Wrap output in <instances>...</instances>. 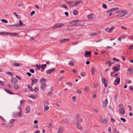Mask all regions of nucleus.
Masks as SVG:
<instances>
[{"label":"nucleus","instance_id":"obj_3","mask_svg":"<svg viewBox=\"0 0 133 133\" xmlns=\"http://www.w3.org/2000/svg\"><path fill=\"white\" fill-rule=\"evenodd\" d=\"M80 115L79 114H78L76 115V123H79L80 121Z\"/></svg>","mask_w":133,"mask_h":133},{"label":"nucleus","instance_id":"obj_43","mask_svg":"<svg viewBox=\"0 0 133 133\" xmlns=\"http://www.w3.org/2000/svg\"><path fill=\"white\" fill-rule=\"evenodd\" d=\"M61 7H63L65 9H68V8L67 6H66V5L65 4H63L61 5Z\"/></svg>","mask_w":133,"mask_h":133},{"label":"nucleus","instance_id":"obj_33","mask_svg":"<svg viewBox=\"0 0 133 133\" xmlns=\"http://www.w3.org/2000/svg\"><path fill=\"white\" fill-rule=\"evenodd\" d=\"M31 80L33 83H36L37 82V79L35 78L34 79H31Z\"/></svg>","mask_w":133,"mask_h":133},{"label":"nucleus","instance_id":"obj_18","mask_svg":"<svg viewBox=\"0 0 133 133\" xmlns=\"http://www.w3.org/2000/svg\"><path fill=\"white\" fill-rule=\"evenodd\" d=\"M91 72L92 75L94 74L95 72V69L94 67H92L91 68Z\"/></svg>","mask_w":133,"mask_h":133},{"label":"nucleus","instance_id":"obj_54","mask_svg":"<svg viewBox=\"0 0 133 133\" xmlns=\"http://www.w3.org/2000/svg\"><path fill=\"white\" fill-rule=\"evenodd\" d=\"M102 7L104 8L105 9H106L107 8V6L106 5L104 4H103Z\"/></svg>","mask_w":133,"mask_h":133},{"label":"nucleus","instance_id":"obj_15","mask_svg":"<svg viewBox=\"0 0 133 133\" xmlns=\"http://www.w3.org/2000/svg\"><path fill=\"white\" fill-rule=\"evenodd\" d=\"M28 97L33 99H35L37 98V95H29Z\"/></svg>","mask_w":133,"mask_h":133},{"label":"nucleus","instance_id":"obj_20","mask_svg":"<svg viewBox=\"0 0 133 133\" xmlns=\"http://www.w3.org/2000/svg\"><path fill=\"white\" fill-rule=\"evenodd\" d=\"M26 113H29L30 111V108L29 106H27L26 108Z\"/></svg>","mask_w":133,"mask_h":133},{"label":"nucleus","instance_id":"obj_2","mask_svg":"<svg viewBox=\"0 0 133 133\" xmlns=\"http://www.w3.org/2000/svg\"><path fill=\"white\" fill-rule=\"evenodd\" d=\"M115 28V27L114 26H112L110 28H107L105 30L106 31H108L109 32H111L113 31Z\"/></svg>","mask_w":133,"mask_h":133},{"label":"nucleus","instance_id":"obj_9","mask_svg":"<svg viewBox=\"0 0 133 133\" xmlns=\"http://www.w3.org/2000/svg\"><path fill=\"white\" fill-rule=\"evenodd\" d=\"M107 103L108 101L107 99L103 101V107L105 108L106 107Z\"/></svg>","mask_w":133,"mask_h":133},{"label":"nucleus","instance_id":"obj_62","mask_svg":"<svg viewBox=\"0 0 133 133\" xmlns=\"http://www.w3.org/2000/svg\"><path fill=\"white\" fill-rule=\"evenodd\" d=\"M18 116V113L17 112L14 114V118L17 117Z\"/></svg>","mask_w":133,"mask_h":133},{"label":"nucleus","instance_id":"obj_32","mask_svg":"<svg viewBox=\"0 0 133 133\" xmlns=\"http://www.w3.org/2000/svg\"><path fill=\"white\" fill-rule=\"evenodd\" d=\"M63 129L62 128H60L58 130V132L59 133H61L63 131Z\"/></svg>","mask_w":133,"mask_h":133},{"label":"nucleus","instance_id":"obj_4","mask_svg":"<svg viewBox=\"0 0 133 133\" xmlns=\"http://www.w3.org/2000/svg\"><path fill=\"white\" fill-rule=\"evenodd\" d=\"M120 79L119 77H117L116 79L114 82V84L116 85L119 84L120 82Z\"/></svg>","mask_w":133,"mask_h":133},{"label":"nucleus","instance_id":"obj_30","mask_svg":"<svg viewBox=\"0 0 133 133\" xmlns=\"http://www.w3.org/2000/svg\"><path fill=\"white\" fill-rule=\"evenodd\" d=\"M14 14L16 16L17 18L19 19L20 18L21 16L17 14L15 12H14Z\"/></svg>","mask_w":133,"mask_h":133},{"label":"nucleus","instance_id":"obj_44","mask_svg":"<svg viewBox=\"0 0 133 133\" xmlns=\"http://www.w3.org/2000/svg\"><path fill=\"white\" fill-rule=\"evenodd\" d=\"M125 82L127 83L130 84L131 83V81L128 79H127L125 80Z\"/></svg>","mask_w":133,"mask_h":133},{"label":"nucleus","instance_id":"obj_29","mask_svg":"<svg viewBox=\"0 0 133 133\" xmlns=\"http://www.w3.org/2000/svg\"><path fill=\"white\" fill-rule=\"evenodd\" d=\"M47 65L46 64H43L42 65L41 68L42 69H45Z\"/></svg>","mask_w":133,"mask_h":133},{"label":"nucleus","instance_id":"obj_25","mask_svg":"<svg viewBox=\"0 0 133 133\" xmlns=\"http://www.w3.org/2000/svg\"><path fill=\"white\" fill-rule=\"evenodd\" d=\"M9 32H0V35H9Z\"/></svg>","mask_w":133,"mask_h":133},{"label":"nucleus","instance_id":"obj_36","mask_svg":"<svg viewBox=\"0 0 133 133\" xmlns=\"http://www.w3.org/2000/svg\"><path fill=\"white\" fill-rule=\"evenodd\" d=\"M93 15L92 14H90L88 16V18L89 19H91L92 18Z\"/></svg>","mask_w":133,"mask_h":133},{"label":"nucleus","instance_id":"obj_56","mask_svg":"<svg viewBox=\"0 0 133 133\" xmlns=\"http://www.w3.org/2000/svg\"><path fill=\"white\" fill-rule=\"evenodd\" d=\"M58 24H59V27H61L63 26H64L65 25L64 24H63V23H58Z\"/></svg>","mask_w":133,"mask_h":133},{"label":"nucleus","instance_id":"obj_49","mask_svg":"<svg viewBox=\"0 0 133 133\" xmlns=\"http://www.w3.org/2000/svg\"><path fill=\"white\" fill-rule=\"evenodd\" d=\"M5 82H4L0 80V85H4L5 84Z\"/></svg>","mask_w":133,"mask_h":133},{"label":"nucleus","instance_id":"obj_41","mask_svg":"<svg viewBox=\"0 0 133 133\" xmlns=\"http://www.w3.org/2000/svg\"><path fill=\"white\" fill-rule=\"evenodd\" d=\"M97 34V33L95 32V33H90L89 34V35L91 36H96Z\"/></svg>","mask_w":133,"mask_h":133},{"label":"nucleus","instance_id":"obj_10","mask_svg":"<svg viewBox=\"0 0 133 133\" xmlns=\"http://www.w3.org/2000/svg\"><path fill=\"white\" fill-rule=\"evenodd\" d=\"M46 86V83L44 84H42L40 86V88L42 89L43 91H44L45 90V88H46L45 87Z\"/></svg>","mask_w":133,"mask_h":133},{"label":"nucleus","instance_id":"obj_22","mask_svg":"<svg viewBox=\"0 0 133 133\" xmlns=\"http://www.w3.org/2000/svg\"><path fill=\"white\" fill-rule=\"evenodd\" d=\"M9 26H12L14 27H19V25L18 24H15L11 25H9Z\"/></svg>","mask_w":133,"mask_h":133},{"label":"nucleus","instance_id":"obj_57","mask_svg":"<svg viewBox=\"0 0 133 133\" xmlns=\"http://www.w3.org/2000/svg\"><path fill=\"white\" fill-rule=\"evenodd\" d=\"M114 133H119L117 131V129L115 128H114L113 129Z\"/></svg>","mask_w":133,"mask_h":133},{"label":"nucleus","instance_id":"obj_28","mask_svg":"<svg viewBox=\"0 0 133 133\" xmlns=\"http://www.w3.org/2000/svg\"><path fill=\"white\" fill-rule=\"evenodd\" d=\"M19 23L18 24L19 25V26L21 25H23V26H25V25L24 24H23V23H22V21L21 20H19Z\"/></svg>","mask_w":133,"mask_h":133},{"label":"nucleus","instance_id":"obj_1","mask_svg":"<svg viewBox=\"0 0 133 133\" xmlns=\"http://www.w3.org/2000/svg\"><path fill=\"white\" fill-rule=\"evenodd\" d=\"M78 20H74L72 22H70L69 24V26H74L76 25V24H77V23L79 22Z\"/></svg>","mask_w":133,"mask_h":133},{"label":"nucleus","instance_id":"obj_34","mask_svg":"<svg viewBox=\"0 0 133 133\" xmlns=\"http://www.w3.org/2000/svg\"><path fill=\"white\" fill-rule=\"evenodd\" d=\"M80 2L79 1H76V2L74 4V6H77L78 4L80 3Z\"/></svg>","mask_w":133,"mask_h":133},{"label":"nucleus","instance_id":"obj_52","mask_svg":"<svg viewBox=\"0 0 133 133\" xmlns=\"http://www.w3.org/2000/svg\"><path fill=\"white\" fill-rule=\"evenodd\" d=\"M44 111L45 110H48L49 109V107L47 105H45L44 106Z\"/></svg>","mask_w":133,"mask_h":133},{"label":"nucleus","instance_id":"obj_8","mask_svg":"<svg viewBox=\"0 0 133 133\" xmlns=\"http://www.w3.org/2000/svg\"><path fill=\"white\" fill-rule=\"evenodd\" d=\"M119 112L122 115H123L125 113V110L123 108H121L119 109Z\"/></svg>","mask_w":133,"mask_h":133},{"label":"nucleus","instance_id":"obj_51","mask_svg":"<svg viewBox=\"0 0 133 133\" xmlns=\"http://www.w3.org/2000/svg\"><path fill=\"white\" fill-rule=\"evenodd\" d=\"M2 22L5 23H7L8 22V21L5 19H2L1 20Z\"/></svg>","mask_w":133,"mask_h":133},{"label":"nucleus","instance_id":"obj_55","mask_svg":"<svg viewBox=\"0 0 133 133\" xmlns=\"http://www.w3.org/2000/svg\"><path fill=\"white\" fill-rule=\"evenodd\" d=\"M128 70L130 71L131 72H132V73H133V69L131 68H129L128 69Z\"/></svg>","mask_w":133,"mask_h":133},{"label":"nucleus","instance_id":"obj_17","mask_svg":"<svg viewBox=\"0 0 133 133\" xmlns=\"http://www.w3.org/2000/svg\"><path fill=\"white\" fill-rule=\"evenodd\" d=\"M4 90L8 93L10 94H13L14 95V93L12 92H11L9 90H8L6 89H4Z\"/></svg>","mask_w":133,"mask_h":133},{"label":"nucleus","instance_id":"obj_35","mask_svg":"<svg viewBox=\"0 0 133 133\" xmlns=\"http://www.w3.org/2000/svg\"><path fill=\"white\" fill-rule=\"evenodd\" d=\"M76 126L78 128L79 130H81L82 129L81 127L80 126L79 123H76Z\"/></svg>","mask_w":133,"mask_h":133},{"label":"nucleus","instance_id":"obj_58","mask_svg":"<svg viewBox=\"0 0 133 133\" xmlns=\"http://www.w3.org/2000/svg\"><path fill=\"white\" fill-rule=\"evenodd\" d=\"M118 97V94H115V96L114 97V98L116 100L117 99Z\"/></svg>","mask_w":133,"mask_h":133},{"label":"nucleus","instance_id":"obj_26","mask_svg":"<svg viewBox=\"0 0 133 133\" xmlns=\"http://www.w3.org/2000/svg\"><path fill=\"white\" fill-rule=\"evenodd\" d=\"M28 87L30 91H34V90L33 89L32 87L30 84H28Z\"/></svg>","mask_w":133,"mask_h":133},{"label":"nucleus","instance_id":"obj_42","mask_svg":"<svg viewBox=\"0 0 133 133\" xmlns=\"http://www.w3.org/2000/svg\"><path fill=\"white\" fill-rule=\"evenodd\" d=\"M78 13V11L76 10H75L73 11V14L75 15H77Z\"/></svg>","mask_w":133,"mask_h":133},{"label":"nucleus","instance_id":"obj_59","mask_svg":"<svg viewBox=\"0 0 133 133\" xmlns=\"http://www.w3.org/2000/svg\"><path fill=\"white\" fill-rule=\"evenodd\" d=\"M48 127L49 129H50L51 128V123H49L48 124Z\"/></svg>","mask_w":133,"mask_h":133},{"label":"nucleus","instance_id":"obj_19","mask_svg":"<svg viewBox=\"0 0 133 133\" xmlns=\"http://www.w3.org/2000/svg\"><path fill=\"white\" fill-rule=\"evenodd\" d=\"M68 117H66L65 116L64 117V120H63L61 122V123H62L63 122H66L67 121H68V122H69V121L68 119Z\"/></svg>","mask_w":133,"mask_h":133},{"label":"nucleus","instance_id":"obj_16","mask_svg":"<svg viewBox=\"0 0 133 133\" xmlns=\"http://www.w3.org/2000/svg\"><path fill=\"white\" fill-rule=\"evenodd\" d=\"M67 4L69 5L71 7H73L74 6V5L72 4L73 2L71 1H69L66 2Z\"/></svg>","mask_w":133,"mask_h":133},{"label":"nucleus","instance_id":"obj_50","mask_svg":"<svg viewBox=\"0 0 133 133\" xmlns=\"http://www.w3.org/2000/svg\"><path fill=\"white\" fill-rule=\"evenodd\" d=\"M18 115L19 117H21L22 116V112L21 111H20L19 113H18Z\"/></svg>","mask_w":133,"mask_h":133},{"label":"nucleus","instance_id":"obj_61","mask_svg":"<svg viewBox=\"0 0 133 133\" xmlns=\"http://www.w3.org/2000/svg\"><path fill=\"white\" fill-rule=\"evenodd\" d=\"M35 12L34 11H32L30 13V15L32 16L35 13Z\"/></svg>","mask_w":133,"mask_h":133},{"label":"nucleus","instance_id":"obj_13","mask_svg":"<svg viewBox=\"0 0 133 133\" xmlns=\"http://www.w3.org/2000/svg\"><path fill=\"white\" fill-rule=\"evenodd\" d=\"M100 120L101 123L104 124H106L108 121L107 119L102 118H101Z\"/></svg>","mask_w":133,"mask_h":133},{"label":"nucleus","instance_id":"obj_7","mask_svg":"<svg viewBox=\"0 0 133 133\" xmlns=\"http://www.w3.org/2000/svg\"><path fill=\"white\" fill-rule=\"evenodd\" d=\"M116 13H122V14H123V16H125V15L128 14L127 11L125 10L123 11H119L118 10L117 12H116Z\"/></svg>","mask_w":133,"mask_h":133},{"label":"nucleus","instance_id":"obj_53","mask_svg":"<svg viewBox=\"0 0 133 133\" xmlns=\"http://www.w3.org/2000/svg\"><path fill=\"white\" fill-rule=\"evenodd\" d=\"M33 90L35 92H37L39 90L38 88L37 87H35Z\"/></svg>","mask_w":133,"mask_h":133},{"label":"nucleus","instance_id":"obj_63","mask_svg":"<svg viewBox=\"0 0 133 133\" xmlns=\"http://www.w3.org/2000/svg\"><path fill=\"white\" fill-rule=\"evenodd\" d=\"M129 49H133V45H130L129 47Z\"/></svg>","mask_w":133,"mask_h":133},{"label":"nucleus","instance_id":"obj_60","mask_svg":"<svg viewBox=\"0 0 133 133\" xmlns=\"http://www.w3.org/2000/svg\"><path fill=\"white\" fill-rule=\"evenodd\" d=\"M121 119L122 120L123 122H125L126 121V120L124 118H121Z\"/></svg>","mask_w":133,"mask_h":133},{"label":"nucleus","instance_id":"obj_24","mask_svg":"<svg viewBox=\"0 0 133 133\" xmlns=\"http://www.w3.org/2000/svg\"><path fill=\"white\" fill-rule=\"evenodd\" d=\"M14 88L16 90H18L19 88V87L16 84H15L14 86Z\"/></svg>","mask_w":133,"mask_h":133},{"label":"nucleus","instance_id":"obj_47","mask_svg":"<svg viewBox=\"0 0 133 133\" xmlns=\"http://www.w3.org/2000/svg\"><path fill=\"white\" fill-rule=\"evenodd\" d=\"M36 67L39 70H40V68H41V65H36Z\"/></svg>","mask_w":133,"mask_h":133},{"label":"nucleus","instance_id":"obj_40","mask_svg":"<svg viewBox=\"0 0 133 133\" xmlns=\"http://www.w3.org/2000/svg\"><path fill=\"white\" fill-rule=\"evenodd\" d=\"M102 82H103L104 84L105 83H107V81L104 78H102Z\"/></svg>","mask_w":133,"mask_h":133},{"label":"nucleus","instance_id":"obj_23","mask_svg":"<svg viewBox=\"0 0 133 133\" xmlns=\"http://www.w3.org/2000/svg\"><path fill=\"white\" fill-rule=\"evenodd\" d=\"M113 70L115 72L117 71L118 70V68L116 66L114 67L113 68Z\"/></svg>","mask_w":133,"mask_h":133},{"label":"nucleus","instance_id":"obj_5","mask_svg":"<svg viewBox=\"0 0 133 133\" xmlns=\"http://www.w3.org/2000/svg\"><path fill=\"white\" fill-rule=\"evenodd\" d=\"M18 81L17 79L15 78H11V82L13 84H16L18 82Z\"/></svg>","mask_w":133,"mask_h":133},{"label":"nucleus","instance_id":"obj_64","mask_svg":"<svg viewBox=\"0 0 133 133\" xmlns=\"http://www.w3.org/2000/svg\"><path fill=\"white\" fill-rule=\"evenodd\" d=\"M130 89V90H132V91L133 92V87L132 86H130L129 87Z\"/></svg>","mask_w":133,"mask_h":133},{"label":"nucleus","instance_id":"obj_6","mask_svg":"<svg viewBox=\"0 0 133 133\" xmlns=\"http://www.w3.org/2000/svg\"><path fill=\"white\" fill-rule=\"evenodd\" d=\"M91 55V52L90 51L88 52L87 51H85V52L84 54V56L86 57H89Z\"/></svg>","mask_w":133,"mask_h":133},{"label":"nucleus","instance_id":"obj_27","mask_svg":"<svg viewBox=\"0 0 133 133\" xmlns=\"http://www.w3.org/2000/svg\"><path fill=\"white\" fill-rule=\"evenodd\" d=\"M12 124L9 122L7 125V127L8 128H10L12 127Z\"/></svg>","mask_w":133,"mask_h":133},{"label":"nucleus","instance_id":"obj_39","mask_svg":"<svg viewBox=\"0 0 133 133\" xmlns=\"http://www.w3.org/2000/svg\"><path fill=\"white\" fill-rule=\"evenodd\" d=\"M6 73L9 75H10L11 77H12L13 76V74L11 72H6Z\"/></svg>","mask_w":133,"mask_h":133},{"label":"nucleus","instance_id":"obj_31","mask_svg":"<svg viewBox=\"0 0 133 133\" xmlns=\"http://www.w3.org/2000/svg\"><path fill=\"white\" fill-rule=\"evenodd\" d=\"M68 64L71 66H73L74 65V62L72 61H70L69 63Z\"/></svg>","mask_w":133,"mask_h":133},{"label":"nucleus","instance_id":"obj_11","mask_svg":"<svg viewBox=\"0 0 133 133\" xmlns=\"http://www.w3.org/2000/svg\"><path fill=\"white\" fill-rule=\"evenodd\" d=\"M55 70V68H52V69H49L46 71V73L47 74H49L54 71Z\"/></svg>","mask_w":133,"mask_h":133},{"label":"nucleus","instance_id":"obj_14","mask_svg":"<svg viewBox=\"0 0 133 133\" xmlns=\"http://www.w3.org/2000/svg\"><path fill=\"white\" fill-rule=\"evenodd\" d=\"M69 39L68 38H64L63 39H61L59 41V42L60 43H64L65 42H68L69 41Z\"/></svg>","mask_w":133,"mask_h":133},{"label":"nucleus","instance_id":"obj_37","mask_svg":"<svg viewBox=\"0 0 133 133\" xmlns=\"http://www.w3.org/2000/svg\"><path fill=\"white\" fill-rule=\"evenodd\" d=\"M59 27L58 23H57L53 27V28H56Z\"/></svg>","mask_w":133,"mask_h":133},{"label":"nucleus","instance_id":"obj_45","mask_svg":"<svg viewBox=\"0 0 133 133\" xmlns=\"http://www.w3.org/2000/svg\"><path fill=\"white\" fill-rule=\"evenodd\" d=\"M21 64L19 63H15L14 64V66H19Z\"/></svg>","mask_w":133,"mask_h":133},{"label":"nucleus","instance_id":"obj_48","mask_svg":"<svg viewBox=\"0 0 133 133\" xmlns=\"http://www.w3.org/2000/svg\"><path fill=\"white\" fill-rule=\"evenodd\" d=\"M15 119H12L10 121V122H9L10 123H11L13 125L14 124V122L15 121Z\"/></svg>","mask_w":133,"mask_h":133},{"label":"nucleus","instance_id":"obj_21","mask_svg":"<svg viewBox=\"0 0 133 133\" xmlns=\"http://www.w3.org/2000/svg\"><path fill=\"white\" fill-rule=\"evenodd\" d=\"M46 81V79L45 78L42 79L40 80V83L41 84L44 83Z\"/></svg>","mask_w":133,"mask_h":133},{"label":"nucleus","instance_id":"obj_12","mask_svg":"<svg viewBox=\"0 0 133 133\" xmlns=\"http://www.w3.org/2000/svg\"><path fill=\"white\" fill-rule=\"evenodd\" d=\"M11 35L13 36H16L17 37H18L19 34L17 33H11L10 32H9V35Z\"/></svg>","mask_w":133,"mask_h":133},{"label":"nucleus","instance_id":"obj_38","mask_svg":"<svg viewBox=\"0 0 133 133\" xmlns=\"http://www.w3.org/2000/svg\"><path fill=\"white\" fill-rule=\"evenodd\" d=\"M112 10V11H115L119 9V8L117 7H115L112 8L111 9Z\"/></svg>","mask_w":133,"mask_h":133},{"label":"nucleus","instance_id":"obj_46","mask_svg":"<svg viewBox=\"0 0 133 133\" xmlns=\"http://www.w3.org/2000/svg\"><path fill=\"white\" fill-rule=\"evenodd\" d=\"M123 14H122V13H119V14H118L116 16H118L119 17H121L123 16Z\"/></svg>","mask_w":133,"mask_h":133}]
</instances>
